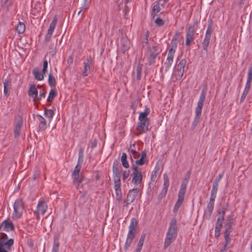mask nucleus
Returning a JSON list of instances; mask_svg holds the SVG:
<instances>
[{"label":"nucleus","mask_w":252,"mask_h":252,"mask_svg":"<svg viewBox=\"0 0 252 252\" xmlns=\"http://www.w3.org/2000/svg\"><path fill=\"white\" fill-rule=\"evenodd\" d=\"M214 205L208 203L207 208L204 210V217L207 219L210 218L211 214L214 209Z\"/></svg>","instance_id":"b1692460"},{"label":"nucleus","mask_w":252,"mask_h":252,"mask_svg":"<svg viewBox=\"0 0 252 252\" xmlns=\"http://www.w3.org/2000/svg\"><path fill=\"white\" fill-rule=\"evenodd\" d=\"M83 153L81 152L79 153V158L78 159V162L77 165L79 164V166H80L81 163L83 162Z\"/></svg>","instance_id":"3c124183"},{"label":"nucleus","mask_w":252,"mask_h":252,"mask_svg":"<svg viewBox=\"0 0 252 252\" xmlns=\"http://www.w3.org/2000/svg\"><path fill=\"white\" fill-rule=\"evenodd\" d=\"M39 171L38 170H36L34 172V174L33 175V179L34 180H36L39 178Z\"/></svg>","instance_id":"13d9d810"},{"label":"nucleus","mask_w":252,"mask_h":252,"mask_svg":"<svg viewBox=\"0 0 252 252\" xmlns=\"http://www.w3.org/2000/svg\"><path fill=\"white\" fill-rule=\"evenodd\" d=\"M44 115L49 119H52L54 115V112L51 109H47L46 108L44 109Z\"/></svg>","instance_id":"58836bf2"},{"label":"nucleus","mask_w":252,"mask_h":252,"mask_svg":"<svg viewBox=\"0 0 252 252\" xmlns=\"http://www.w3.org/2000/svg\"><path fill=\"white\" fill-rule=\"evenodd\" d=\"M23 125L22 120H19L16 124L14 129V136L15 138H17L20 135L21 130Z\"/></svg>","instance_id":"393cba45"},{"label":"nucleus","mask_w":252,"mask_h":252,"mask_svg":"<svg viewBox=\"0 0 252 252\" xmlns=\"http://www.w3.org/2000/svg\"><path fill=\"white\" fill-rule=\"evenodd\" d=\"M160 10L159 2H158L153 7L152 14L156 15Z\"/></svg>","instance_id":"79ce46f5"},{"label":"nucleus","mask_w":252,"mask_h":252,"mask_svg":"<svg viewBox=\"0 0 252 252\" xmlns=\"http://www.w3.org/2000/svg\"><path fill=\"white\" fill-rule=\"evenodd\" d=\"M155 23L158 26H161L164 25L163 20L159 18H158L155 20Z\"/></svg>","instance_id":"8fccbe9b"},{"label":"nucleus","mask_w":252,"mask_h":252,"mask_svg":"<svg viewBox=\"0 0 252 252\" xmlns=\"http://www.w3.org/2000/svg\"><path fill=\"white\" fill-rule=\"evenodd\" d=\"M149 50L150 52L151 51H152L153 52H154L157 55H158L161 52L160 49L157 46H153L151 48H150Z\"/></svg>","instance_id":"c03bdc74"},{"label":"nucleus","mask_w":252,"mask_h":252,"mask_svg":"<svg viewBox=\"0 0 252 252\" xmlns=\"http://www.w3.org/2000/svg\"><path fill=\"white\" fill-rule=\"evenodd\" d=\"M184 200V196L178 194V200L174 207L173 212L176 213L178 211L181 205Z\"/></svg>","instance_id":"a878e982"},{"label":"nucleus","mask_w":252,"mask_h":252,"mask_svg":"<svg viewBox=\"0 0 252 252\" xmlns=\"http://www.w3.org/2000/svg\"><path fill=\"white\" fill-rule=\"evenodd\" d=\"M252 81V67H249L247 75V82L245 85V88L241 97V101H242L245 98L247 94L249 92Z\"/></svg>","instance_id":"9d476101"},{"label":"nucleus","mask_w":252,"mask_h":252,"mask_svg":"<svg viewBox=\"0 0 252 252\" xmlns=\"http://www.w3.org/2000/svg\"><path fill=\"white\" fill-rule=\"evenodd\" d=\"M205 97H206L205 93L204 91H203L201 93V94H200L198 101L197 102L196 107H200V108H202V107L203 106L204 102V101L205 99Z\"/></svg>","instance_id":"c756f323"},{"label":"nucleus","mask_w":252,"mask_h":252,"mask_svg":"<svg viewBox=\"0 0 252 252\" xmlns=\"http://www.w3.org/2000/svg\"><path fill=\"white\" fill-rule=\"evenodd\" d=\"M121 183H114V188L116 194V198L117 200H120L122 197V193L121 189Z\"/></svg>","instance_id":"6ab92c4d"},{"label":"nucleus","mask_w":252,"mask_h":252,"mask_svg":"<svg viewBox=\"0 0 252 252\" xmlns=\"http://www.w3.org/2000/svg\"><path fill=\"white\" fill-rule=\"evenodd\" d=\"M28 93L29 96L33 98V100L34 101H36V98L38 95V91L35 85L30 86Z\"/></svg>","instance_id":"f3484780"},{"label":"nucleus","mask_w":252,"mask_h":252,"mask_svg":"<svg viewBox=\"0 0 252 252\" xmlns=\"http://www.w3.org/2000/svg\"><path fill=\"white\" fill-rule=\"evenodd\" d=\"M231 225L230 222L227 223L224 225V237L225 240H228V239L229 238V234L230 233V229H231Z\"/></svg>","instance_id":"c85d7f7f"},{"label":"nucleus","mask_w":252,"mask_h":252,"mask_svg":"<svg viewBox=\"0 0 252 252\" xmlns=\"http://www.w3.org/2000/svg\"><path fill=\"white\" fill-rule=\"evenodd\" d=\"M3 92H4V94L6 95L7 94V93H8V91L6 89V84L4 83V90H3Z\"/></svg>","instance_id":"69168bd1"},{"label":"nucleus","mask_w":252,"mask_h":252,"mask_svg":"<svg viewBox=\"0 0 252 252\" xmlns=\"http://www.w3.org/2000/svg\"><path fill=\"white\" fill-rule=\"evenodd\" d=\"M202 108L196 107L195 108V119H199L202 112Z\"/></svg>","instance_id":"a18cd8bd"},{"label":"nucleus","mask_w":252,"mask_h":252,"mask_svg":"<svg viewBox=\"0 0 252 252\" xmlns=\"http://www.w3.org/2000/svg\"><path fill=\"white\" fill-rule=\"evenodd\" d=\"M179 36V34L177 32L175 36H174L173 38L171 40V44H172V47H173V46H174L175 45H176V48H177V40H178V38Z\"/></svg>","instance_id":"37998d69"},{"label":"nucleus","mask_w":252,"mask_h":252,"mask_svg":"<svg viewBox=\"0 0 252 252\" xmlns=\"http://www.w3.org/2000/svg\"><path fill=\"white\" fill-rule=\"evenodd\" d=\"M221 227H220V225L218 224V225H216V227H215V231H217V232H220V230H221Z\"/></svg>","instance_id":"0e129e2a"},{"label":"nucleus","mask_w":252,"mask_h":252,"mask_svg":"<svg viewBox=\"0 0 252 252\" xmlns=\"http://www.w3.org/2000/svg\"><path fill=\"white\" fill-rule=\"evenodd\" d=\"M16 30L19 34L23 33L25 31V25L24 23L19 22L17 26Z\"/></svg>","instance_id":"72a5a7b5"},{"label":"nucleus","mask_w":252,"mask_h":252,"mask_svg":"<svg viewBox=\"0 0 252 252\" xmlns=\"http://www.w3.org/2000/svg\"><path fill=\"white\" fill-rule=\"evenodd\" d=\"M145 234H142L138 242L135 252H140L145 239Z\"/></svg>","instance_id":"2f4dec72"},{"label":"nucleus","mask_w":252,"mask_h":252,"mask_svg":"<svg viewBox=\"0 0 252 252\" xmlns=\"http://www.w3.org/2000/svg\"><path fill=\"white\" fill-rule=\"evenodd\" d=\"M212 29L211 25H208L207 30L205 33V36L204 39L205 41H210L211 34L212 33Z\"/></svg>","instance_id":"7c9ffc66"},{"label":"nucleus","mask_w":252,"mask_h":252,"mask_svg":"<svg viewBox=\"0 0 252 252\" xmlns=\"http://www.w3.org/2000/svg\"><path fill=\"white\" fill-rule=\"evenodd\" d=\"M37 117L40 123L39 126L40 129L43 130H45L47 127L46 122L45 119L40 115H38Z\"/></svg>","instance_id":"bb28decb"},{"label":"nucleus","mask_w":252,"mask_h":252,"mask_svg":"<svg viewBox=\"0 0 252 252\" xmlns=\"http://www.w3.org/2000/svg\"><path fill=\"white\" fill-rule=\"evenodd\" d=\"M223 176V173H220V174L219 175L218 177L216 178L215 180H216V181H218V182H220V180L222 178Z\"/></svg>","instance_id":"680f3d73"},{"label":"nucleus","mask_w":252,"mask_h":252,"mask_svg":"<svg viewBox=\"0 0 252 252\" xmlns=\"http://www.w3.org/2000/svg\"><path fill=\"white\" fill-rule=\"evenodd\" d=\"M216 198V195L211 194L209 203L214 205L215 200Z\"/></svg>","instance_id":"6e6d98bb"},{"label":"nucleus","mask_w":252,"mask_h":252,"mask_svg":"<svg viewBox=\"0 0 252 252\" xmlns=\"http://www.w3.org/2000/svg\"><path fill=\"white\" fill-rule=\"evenodd\" d=\"M132 169L133 170V178L132 180V183L135 185H138L140 184L142 180V175L140 171L138 170L136 166L132 167Z\"/></svg>","instance_id":"9b49d317"},{"label":"nucleus","mask_w":252,"mask_h":252,"mask_svg":"<svg viewBox=\"0 0 252 252\" xmlns=\"http://www.w3.org/2000/svg\"><path fill=\"white\" fill-rule=\"evenodd\" d=\"M57 23V17H55L53 18V19L52 20V21L50 25L49 28L48 30L47 33L46 35H45L44 40L46 42H48L50 40V39L52 36L53 33L54 31V30L56 27Z\"/></svg>","instance_id":"f8f14e48"},{"label":"nucleus","mask_w":252,"mask_h":252,"mask_svg":"<svg viewBox=\"0 0 252 252\" xmlns=\"http://www.w3.org/2000/svg\"><path fill=\"white\" fill-rule=\"evenodd\" d=\"M225 213V211H223L222 212V216L221 217L218 218L217 220V222L216 225H220V227L222 226V221L224 220V214Z\"/></svg>","instance_id":"de8ad7c7"},{"label":"nucleus","mask_w":252,"mask_h":252,"mask_svg":"<svg viewBox=\"0 0 252 252\" xmlns=\"http://www.w3.org/2000/svg\"><path fill=\"white\" fill-rule=\"evenodd\" d=\"M146 157V153L145 152L143 151L141 153V157L140 159L135 161V163L137 165H142L145 163L144 158Z\"/></svg>","instance_id":"473e14b6"},{"label":"nucleus","mask_w":252,"mask_h":252,"mask_svg":"<svg viewBox=\"0 0 252 252\" xmlns=\"http://www.w3.org/2000/svg\"><path fill=\"white\" fill-rule=\"evenodd\" d=\"M48 84L51 87H55L56 84V79L51 73L49 74Z\"/></svg>","instance_id":"4c0bfd02"},{"label":"nucleus","mask_w":252,"mask_h":252,"mask_svg":"<svg viewBox=\"0 0 252 252\" xmlns=\"http://www.w3.org/2000/svg\"><path fill=\"white\" fill-rule=\"evenodd\" d=\"M113 178L114 183L121 182V171L118 167L117 162H114L113 164Z\"/></svg>","instance_id":"ddd939ff"},{"label":"nucleus","mask_w":252,"mask_h":252,"mask_svg":"<svg viewBox=\"0 0 252 252\" xmlns=\"http://www.w3.org/2000/svg\"><path fill=\"white\" fill-rule=\"evenodd\" d=\"M138 150L139 148L138 147H136L135 144H131L130 145L128 149V152L132 160H133V158L136 159L140 156V154L138 152Z\"/></svg>","instance_id":"4468645a"},{"label":"nucleus","mask_w":252,"mask_h":252,"mask_svg":"<svg viewBox=\"0 0 252 252\" xmlns=\"http://www.w3.org/2000/svg\"><path fill=\"white\" fill-rule=\"evenodd\" d=\"M177 236V224L175 219L171 220L164 242V249H166L176 239Z\"/></svg>","instance_id":"f257e3e1"},{"label":"nucleus","mask_w":252,"mask_h":252,"mask_svg":"<svg viewBox=\"0 0 252 252\" xmlns=\"http://www.w3.org/2000/svg\"><path fill=\"white\" fill-rule=\"evenodd\" d=\"M176 52V45L173 46L168 51L167 59L162 67V69L167 71L172 65L173 62V59Z\"/></svg>","instance_id":"1a4fd4ad"},{"label":"nucleus","mask_w":252,"mask_h":252,"mask_svg":"<svg viewBox=\"0 0 252 252\" xmlns=\"http://www.w3.org/2000/svg\"><path fill=\"white\" fill-rule=\"evenodd\" d=\"M137 189H133L129 190L127 196L126 202L127 204H130L133 202L137 195Z\"/></svg>","instance_id":"2eb2a0df"},{"label":"nucleus","mask_w":252,"mask_h":252,"mask_svg":"<svg viewBox=\"0 0 252 252\" xmlns=\"http://www.w3.org/2000/svg\"><path fill=\"white\" fill-rule=\"evenodd\" d=\"M126 158L127 156L126 154L125 153H123L121 157V161L123 166L126 168H127L129 167V164L128 161H127Z\"/></svg>","instance_id":"f704fd0d"},{"label":"nucleus","mask_w":252,"mask_h":252,"mask_svg":"<svg viewBox=\"0 0 252 252\" xmlns=\"http://www.w3.org/2000/svg\"><path fill=\"white\" fill-rule=\"evenodd\" d=\"M198 23L199 22L198 21H195L187 28L186 34V46H189L191 43L194 40L195 34H198V33H196V32L198 29Z\"/></svg>","instance_id":"7ed1b4c3"},{"label":"nucleus","mask_w":252,"mask_h":252,"mask_svg":"<svg viewBox=\"0 0 252 252\" xmlns=\"http://www.w3.org/2000/svg\"><path fill=\"white\" fill-rule=\"evenodd\" d=\"M219 182L216 180H214L212 188L218 189Z\"/></svg>","instance_id":"bf43d9fd"},{"label":"nucleus","mask_w":252,"mask_h":252,"mask_svg":"<svg viewBox=\"0 0 252 252\" xmlns=\"http://www.w3.org/2000/svg\"><path fill=\"white\" fill-rule=\"evenodd\" d=\"M91 0H84V3H83V7L84 8H87V4L88 3H89L90 2Z\"/></svg>","instance_id":"e2e57ef3"},{"label":"nucleus","mask_w":252,"mask_h":252,"mask_svg":"<svg viewBox=\"0 0 252 252\" xmlns=\"http://www.w3.org/2000/svg\"><path fill=\"white\" fill-rule=\"evenodd\" d=\"M142 66L141 64H138L136 69L137 78L140 80L142 75Z\"/></svg>","instance_id":"ea45409f"},{"label":"nucleus","mask_w":252,"mask_h":252,"mask_svg":"<svg viewBox=\"0 0 252 252\" xmlns=\"http://www.w3.org/2000/svg\"><path fill=\"white\" fill-rule=\"evenodd\" d=\"M188 181L186 180H185L184 181H183L181 185L180 189L178 192V195L185 196V194L186 191V188L188 185Z\"/></svg>","instance_id":"cd10ccee"},{"label":"nucleus","mask_w":252,"mask_h":252,"mask_svg":"<svg viewBox=\"0 0 252 252\" xmlns=\"http://www.w3.org/2000/svg\"><path fill=\"white\" fill-rule=\"evenodd\" d=\"M149 113L150 109L148 108H145L144 112L140 113L136 128L138 131L146 132L148 130L150 121L147 116Z\"/></svg>","instance_id":"f03ea898"},{"label":"nucleus","mask_w":252,"mask_h":252,"mask_svg":"<svg viewBox=\"0 0 252 252\" xmlns=\"http://www.w3.org/2000/svg\"><path fill=\"white\" fill-rule=\"evenodd\" d=\"M210 42L208 41H205L203 40L202 43V46L203 49L206 51V53L208 52V47L209 46Z\"/></svg>","instance_id":"49530a36"},{"label":"nucleus","mask_w":252,"mask_h":252,"mask_svg":"<svg viewBox=\"0 0 252 252\" xmlns=\"http://www.w3.org/2000/svg\"><path fill=\"white\" fill-rule=\"evenodd\" d=\"M137 225V221L135 219L132 218L130 220V225L128 226V232L125 245L126 249H127L130 246V245L135 237Z\"/></svg>","instance_id":"20e7f679"},{"label":"nucleus","mask_w":252,"mask_h":252,"mask_svg":"<svg viewBox=\"0 0 252 252\" xmlns=\"http://www.w3.org/2000/svg\"><path fill=\"white\" fill-rule=\"evenodd\" d=\"M0 227L3 230L7 232L11 231L14 230V226L13 223L7 220H3L1 222Z\"/></svg>","instance_id":"dca6fc26"},{"label":"nucleus","mask_w":252,"mask_h":252,"mask_svg":"<svg viewBox=\"0 0 252 252\" xmlns=\"http://www.w3.org/2000/svg\"><path fill=\"white\" fill-rule=\"evenodd\" d=\"M80 168L81 167L79 166V164L76 165L72 174V178L73 180V181L75 182L80 183L81 182V178L79 177V171Z\"/></svg>","instance_id":"aec40b11"},{"label":"nucleus","mask_w":252,"mask_h":252,"mask_svg":"<svg viewBox=\"0 0 252 252\" xmlns=\"http://www.w3.org/2000/svg\"><path fill=\"white\" fill-rule=\"evenodd\" d=\"M217 191L218 189L212 188L211 194L216 195Z\"/></svg>","instance_id":"052dcab7"},{"label":"nucleus","mask_w":252,"mask_h":252,"mask_svg":"<svg viewBox=\"0 0 252 252\" xmlns=\"http://www.w3.org/2000/svg\"><path fill=\"white\" fill-rule=\"evenodd\" d=\"M220 232H218L217 231H215V235L216 237H218L220 236Z\"/></svg>","instance_id":"338daca9"},{"label":"nucleus","mask_w":252,"mask_h":252,"mask_svg":"<svg viewBox=\"0 0 252 252\" xmlns=\"http://www.w3.org/2000/svg\"><path fill=\"white\" fill-rule=\"evenodd\" d=\"M86 8H84V7H83V5L82 6V8H81V9L78 11V14H80V13L81 12V11L84 10V9H85Z\"/></svg>","instance_id":"774afa93"},{"label":"nucleus","mask_w":252,"mask_h":252,"mask_svg":"<svg viewBox=\"0 0 252 252\" xmlns=\"http://www.w3.org/2000/svg\"><path fill=\"white\" fill-rule=\"evenodd\" d=\"M73 182H74V184H75L76 185V188L77 189H79L82 187V185L81 184V183H82V179L81 178V182L80 183L75 182L74 181H73Z\"/></svg>","instance_id":"4d7b16f0"},{"label":"nucleus","mask_w":252,"mask_h":252,"mask_svg":"<svg viewBox=\"0 0 252 252\" xmlns=\"http://www.w3.org/2000/svg\"><path fill=\"white\" fill-rule=\"evenodd\" d=\"M59 247V243L56 239H55L51 252H58Z\"/></svg>","instance_id":"a19ab883"},{"label":"nucleus","mask_w":252,"mask_h":252,"mask_svg":"<svg viewBox=\"0 0 252 252\" xmlns=\"http://www.w3.org/2000/svg\"><path fill=\"white\" fill-rule=\"evenodd\" d=\"M149 32L147 31L141 36L140 41L143 47H147L149 43Z\"/></svg>","instance_id":"4be33fe9"},{"label":"nucleus","mask_w":252,"mask_h":252,"mask_svg":"<svg viewBox=\"0 0 252 252\" xmlns=\"http://www.w3.org/2000/svg\"><path fill=\"white\" fill-rule=\"evenodd\" d=\"M151 54L148 58V62L150 65L153 64L155 63V60L158 55L155 54L152 51H151Z\"/></svg>","instance_id":"c9c22d12"},{"label":"nucleus","mask_w":252,"mask_h":252,"mask_svg":"<svg viewBox=\"0 0 252 252\" xmlns=\"http://www.w3.org/2000/svg\"><path fill=\"white\" fill-rule=\"evenodd\" d=\"M48 67V62L47 60H44L43 62V68L42 71L43 72H45L47 71Z\"/></svg>","instance_id":"5fc2aeb1"},{"label":"nucleus","mask_w":252,"mask_h":252,"mask_svg":"<svg viewBox=\"0 0 252 252\" xmlns=\"http://www.w3.org/2000/svg\"><path fill=\"white\" fill-rule=\"evenodd\" d=\"M163 187L161 192V195L162 196H165L167 192L168 188L169 186V178L166 174H163Z\"/></svg>","instance_id":"a211bd4d"},{"label":"nucleus","mask_w":252,"mask_h":252,"mask_svg":"<svg viewBox=\"0 0 252 252\" xmlns=\"http://www.w3.org/2000/svg\"><path fill=\"white\" fill-rule=\"evenodd\" d=\"M56 95H57L56 91L55 89H51L49 94V95H48V98L47 99V101L51 102L53 100V99H54V98L56 96Z\"/></svg>","instance_id":"e433bc0d"},{"label":"nucleus","mask_w":252,"mask_h":252,"mask_svg":"<svg viewBox=\"0 0 252 252\" xmlns=\"http://www.w3.org/2000/svg\"><path fill=\"white\" fill-rule=\"evenodd\" d=\"M24 209V204L21 199H17L13 204V213L12 215V218L14 220L20 219L23 214Z\"/></svg>","instance_id":"423d86ee"},{"label":"nucleus","mask_w":252,"mask_h":252,"mask_svg":"<svg viewBox=\"0 0 252 252\" xmlns=\"http://www.w3.org/2000/svg\"><path fill=\"white\" fill-rule=\"evenodd\" d=\"M32 73L36 80L41 81L44 79L45 72H43L42 70L40 71L38 68H35L33 70Z\"/></svg>","instance_id":"5701e85b"},{"label":"nucleus","mask_w":252,"mask_h":252,"mask_svg":"<svg viewBox=\"0 0 252 252\" xmlns=\"http://www.w3.org/2000/svg\"><path fill=\"white\" fill-rule=\"evenodd\" d=\"M186 63L187 61L186 59H183L180 61L178 64L175 66L173 74L175 76L176 80L182 79L185 71Z\"/></svg>","instance_id":"0eeeda50"},{"label":"nucleus","mask_w":252,"mask_h":252,"mask_svg":"<svg viewBox=\"0 0 252 252\" xmlns=\"http://www.w3.org/2000/svg\"><path fill=\"white\" fill-rule=\"evenodd\" d=\"M84 69L81 73V75L83 76H86L91 72V67L89 58H87V61L84 62Z\"/></svg>","instance_id":"412c9836"},{"label":"nucleus","mask_w":252,"mask_h":252,"mask_svg":"<svg viewBox=\"0 0 252 252\" xmlns=\"http://www.w3.org/2000/svg\"><path fill=\"white\" fill-rule=\"evenodd\" d=\"M46 93L44 91L42 92H40L39 96L38 97H37V98H36V100L40 101L42 99L44 98L46 96Z\"/></svg>","instance_id":"09e8293b"},{"label":"nucleus","mask_w":252,"mask_h":252,"mask_svg":"<svg viewBox=\"0 0 252 252\" xmlns=\"http://www.w3.org/2000/svg\"><path fill=\"white\" fill-rule=\"evenodd\" d=\"M48 209L47 202L43 198H40L38 201L36 210L34 212L37 219L39 220L40 215H44Z\"/></svg>","instance_id":"6e6552de"},{"label":"nucleus","mask_w":252,"mask_h":252,"mask_svg":"<svg viewBox=\"0 0 252 252\" xmlns=\"http://www.w3.org/2000/svg\"><path fill=\"white\" fill-rule=\"evenodd\" d=\"M225 244L224 245L223 248L220 249V252H224L227 249V245L230 243L229 238L228 239L227 241L225 240Z\"/></svg>","instance_id":"603ef678"},{"label":"nucleus","mask_w":252,"mask_h":252,"mask_svg":"<svg viewBox=\"0 0 252 252\" xmlns=\"http://www.w3.org/2000/svg\"><path fill=\"white\" fill-rule=\"evenodd\" d=\"M129 175V171H125L123 173V179L125 181Z\"/></svg>","instance_id":"864d4df0"},{"label":"nucleus","mask_w":252,"mask_h":252,"mask_svg":"<svg viewBox=\"0 0 252 252\" xmlns=\"http://www.w3.org/2000/svg\"><path fill=\"white\" fill-rule=\"evenodd\" d=\"M7 235L5 234H2L0 238V252H10L11 247L14 244L13 239L7 240Z\"/></svg>","instance_id":"39448f33"}]
</instances>
